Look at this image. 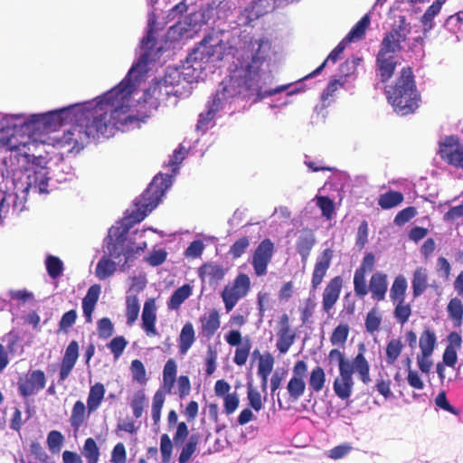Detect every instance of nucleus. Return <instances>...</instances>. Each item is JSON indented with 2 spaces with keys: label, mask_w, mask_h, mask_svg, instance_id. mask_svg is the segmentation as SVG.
I'll use <instances>...</instances> for the list:
<instances>
[{
  "label": "nucleus",
  "mask_w": 463,
  "mask_h": 463,
  "mask_svg": "<svg viewBox=\"0 0 463 463\" xmlns=\"http://www.w3.org/2000/svg\"><path fill=\"white\" fill-rule=\"evenodd\" d=\"M97 330L99 338L108 339L114 333V326L109 318L103 317L98 321Z\"/></svg>",
  "instance_id": "0e129e2a"
},
{
  "label": "nucleus",
  "mask_w": 463,
  "mask_h": 463,
  "mask_svg": "<svg viewBox=\"0 0 463 463\" xmlns=\"http://www.w3.org/2000/svg\"><path fill=\"white\" fill-rule=\"evenodd\" d=\"M82 455L88 463H98L99 458V449L93 438H88L83 445Z\"/></svg>",
  "instance_id": "49530a36"
},
{
  "label": "nucleus",
  "mask_w": 463,
  "mask_h": 463,
  "mask_svg": "<svg viewBox=\"0 0 463 463\" xmlns=\"http://www.w3.org/2000/svg\"><path fill=\"white\" fill-rule=\"evenodd\" d=\"M199 275L202 279L208 277L210 282H217L223 279L225 270L221 265L205 263L200 267Z\"/></svg>",
  "instance_id": "e433bc0d"
},
{
  "label": "nucleus",
  "mask_w": 463,
  "mask_h": 463,
  "mask_svg": "<svg viewBox=\"0 0 463 463\" xmlns=\"http://www.w3.org/2000/svg\"><path fill=\"white\" fill-rule=\"evenodd\" d=\"M146 402V397L143 390H140L135 393L131 402V408L135 418L138 419L142 416Z\"/></svg>",
  "instance_id": "052dcab7"
},
{
  "label": "nucleus",
  "mask_w": 463,
  "mask_h": 463,
  "mask_svg": "<svg viewBox=\"0 0 463 463\" xmlns=\"http://www.w3.org/2000/svg\"><path fill=\"white\" fill-rule=\"evenodd\" d=\"M334 251L327 248L325 249L317 257L312 273L311 286L313 289H317L322 283L327 270L331 266Z\"/></svg>",
  "instance_id": "f3484780"
},
{
  "label": "nucleus",
  "mask_w": 463,
  "mask_h": 463,
  "mask_svg": "<svg viewBox=\"0 0 463 463\" xmlns=\"http://www.w3.org/2000/svg\"><path fill=\"white\" fill-rule=\"evenodd\" d=\"M199 437L197 435L190 436L187 443L183 447L178 458L179 463H188L193 454L195 452Z\"/></svg>",
  "instance_id": "8fccbe9b"
},
{
  "label": "nucleus",
  "mask_w": 463,
  "mask_h": 463,
  "mask_svg": "<svg viewBox=\"0 0 463 463\" xmlns=\"http://www.w3.org/2000/svg\"><path fill=\"white\" fill-rule=\"evenodd\" d=\"M105 395V387L102 383H97L90 389L87 399V409L89 414L94 412L101 404Z\"/></svg>",
  "instance_id": "2f4dec72"
},
{
  "label": "nucleus",
  "mask_w": 463,
  "mask_h": 463,
  "mask_svg": "<svg viewBox=\"0 0 463 463\" xmlns=\"http://www.w3.org/2000/svg\"><path fill=\"white\" fill-rule=\"evenodd\" d=\"M307 373V364L304 360L297 361L292 368V376L289 379L285 394L288 402H296L305 393L307 384L305 378Z\"/></svg>",
  "instance_id": "1a4fd4ad"
},
{
  "label": "nucleus",
  "mask_w": 463,
  "mask_h": 463,
  "mask_svg": "<svg viewBox=\"0 0 463 463\" xmlns=\"http://www.w3.org/2000/svg\"><path fill=\"white\" fill-rule=\"evenodd\" d=\"M219 109L220 106L218 98H213L206 113H201L199 115L197 127L200 128L207 125L214 118L215 113L219 110Z\"/></svg>",
  "instance_id": "4d7b16f0"
},
{
  "label": "nucleus",
  "mask_w": 463,
  "mask_h": 463,
  "mask_svg": "<svg viewBox=\"0 0 463 463\" xmlns=\"http://www.w3.org/2000/svg\"><path fill=\"white\" fill-rule=\"evenodd\" d=\"M160 451L162 463H169L172 457L173 444L167 434H163L160 438Z\"/></svg>",
  "instance_id": "69168bd1"
},
{
  "label": "nucleus",
  "mask_w": 463,
  "mask_h": 463,
  "mask_svg": "<svg viewBox=\"0 0 463 463\" xmlns=\"http://www.w3.org/2000/svg\"><path fill=\"white\" fill-rule=\"evenodd\" d=\"M274 253L275 244L269 238L262 240L257 245L250 260L257 277H262L267 274L268 267L272 261Z\"/></svg>",
  "instance_id": "9b49d317"
},
{
  "label": "nucleus",
  "mask_w": 463,
  "mask_h": 463,
  "mask_svg": "<svg viewBox=\"0 0 463 463\" xmlns=\"http://www.w3.org/2000/svg\"><path fill=\"white\" fill-rule=\"evenodd\" d=\"M437 345V337L435 333L430 329H425L419 340V345L420 348V354L427 355H432L433 351Z\"/></svg>",
  "instance_id": "4c0bfd02"
},
{
  "label": "nucleus",
  "mask_w": 463,
  "mask_h": 463,
  "mask_svg": "<svg viewBox=\"0 0 463 463\" xmlns=\"http://www.w3.org/2000/svg\"><path fill=\"white\" fill-rule=\"evenodd\" d=\"M86 420V406L81 401H77L71 410L70 417L71 426L74 430L80 429Z\"/></svg>",
  "instance_id": "37998d69"
},
{
  "label": "nucleus",
  "mask_w": 463,
  "mask_h": 463,
  "mask_svg": "<svg viewBox=\"0 0 463 463\" xmlns=\"http://www.w3.org/2000/svg\"><path fill=\"white\" fill-rule=\"evenodd\" d=\"M349 326L347 324H340L336 327L334 328L331 336L330 342L333 345H337L340 347H344L348 335H349Z\"/></svg>",
  "instance_id": "a18cd8bd"
},
{
  "label": "nucleus",
  "mask_w": 463,
  "mask_h": 463,
  "mask_svg": "<svg viewBox=\"0 0 463 463\" xmlns=\"http://www.w3.org/2000/svg\"><path fill=\"white\" fill-rule=\"evenodd\" d=\"M78 357L79 344L76 340H72L66 347L64 355L62 357L59 373V382H63L69 377L70 373L75 366Z\"/></svg>",
  "instance_id": "6ab92c4d"
},
{
  "label": "nucleus",
  "mask_w": 463,
  "mask_h": 463,
  "mask_svg": "<svg viewBox=\"0 0 463 463\" xmlns=\"http://www.w3.org/2000/svg\"><path fill=\"white\" fill-rule=\"evenodd\" d=\"M100 290V286L94 284L89 288L86 296L82 299V310L87 322H90L92 319V313L99 300Z\"/></svg>",
  "instance_id": "bb28decb"
},
{
  "label": "nucleus",
  "mask_w": 463,
  "mask_h": 463,
  "mask_svg": "<svg viewBox=\"0 0 463 463\" xmlns=\"http://www.w3.org/2000/svg\"><path fill=\"white\" fill-rule=\"evenodd\" d=\"M100 290V286L94 284L89 288L86 296L82 299V310L87 322H90L92 319V313L99 300Z\"/></svg>",
  "instance_id": "cd10ccee"
},
{
  "label": "nucleus",
  "mask_w": 463,
  "mask_h": 463,
  "mask_svg": "<svg viewBox=\"0 0 463 463\" xmlns=\"http://www.w3.org/2000/svg\"><path fill=\"white\" fill-rule=\"evenodd\" d=\"M192 288L189 284H184L174 291L167 302V307L170 310H176L191 296Z\"/></svg>",
  "instance_id": "72a5a7b5"
},
{
  "label": "nucleus",
  "mask_w": 463,
  "mask_h": 463,
  "mask_svg": "<svg viewBox=\"0 0 463 463\" xmlns=\"http://www.w3.org/2000/svg\"><path fill=\"white\" fill-rule=\"evenodd\" d=\"M406 290L407 281L405 278L402 275L397 276L390 289L392 302H405Z\"/></svg>",
  "instance_id": "c9c22d12"
},
{
  "label": "nucleus",
  "mask_w": 463,
  "mask_h": 463,
  "mask_svg": "<svg viewBox=\"0 0 463 463\" xmlns=\"http://www.w3.org/2000/svg\"><path fill=\"white\" fill-rule=\"evenodd\" d=\"M271 55L272 43L269 38L245 37L234 57L233 69L213 97L218 98L219 106L241 95L244 99L254 94L260 96V80Z\"/></svg>",
  "instance_id": "f257e3e1"
},
{
  "label": "nucleus",
  "mask_w": 463,
  "mask_h": 463,
  "mask_svg": "<svg viewBox=\"0 0 463 463\" xmlns=\"http://www.w3.org/2000/svg\"><path fill=\"white\" fill-rule=\"evenodd\" d=\"M439 154L445 162L463 169V144L457 136H447L439 142Z\"/></svg>",
  "instance_id": "f8f14e48"
},
{
  "label": "nucleus",
  "mask_w": 463,
  "mask_h": 463,
  "mask_svg": "<svg viewBox=\"0 0 463 463\" xmlns=\"http://www.w3.org/2000/svg\"><path fill=\"white\" fill-rule=\"evenodd\" d=\"M276 347L279 354H286L296 339V334L293 330H278L277 331Z\"/></svg>",
  "instance_id": "ea45409f"
},
{
  "label": "nucleus",
  "mask_w": 463,
  "mask_h": 463,
  "mask_svg": "<svg viewBox=\"0 0 463 463\" xmlns=\"http://www.w3.org/2000/svg\"><path fill=\"white\" fill-rule=\"evenodd\" d=\"M116 271V263L109 258L102 257L96 266V276L99 279L104 280L112 276Z\"/></svg>",
  "instance_id": "c03bdc74"
},
{
  "label": "nucleus",
  "mask_w": 463,
  "mask_h": 463,
  "mask_svg": "<svg viewBox=\"0 0 463 463\" xmlns=\"http://www.w3.org/2000/svg\"><path fill=\"white\" fill-rule=\"evenodd\" d=\"M198 52H194V53H190L185 62L183 65L182 71L175 70L169 74H172V79L175 81V84H178L180 79L183 78L186 82H193L197 80L204 69L203 61L201 58H198Z\"/></svg>",
  "instance_id": "ddd939ff"
},
{
  "label": "nucleus",
  "mask_w": 463,
  "mask_h": 463,
  "mask_svg": "<svg viewBox=\"0 0 463 463\" xmlns=\"http://www.w3.org/2000/svg\"><path fill=\"white\" fill-rule=\"evenodd\" d=\"M386 99L394 111L402 116L414 113L420 107L418 91L411 67H403L394 83L385 90Z\"/></svg>",
  "instance_id": "20e7f679"
},
{
  "label": "nucleus",
  "mask_w": 463,
  "mask_h": 463,
  "mask_svg": "<svg viewBox=\"0 0 463 463\" xmlns=\"http://www.w3.org/2000/svg\"><path fill=\"white\" fill-rule=\"evenodd\" d=\"M354 367L339 371V376L336 377L333 383V389L335 395L341 400H347L353 391Z\"/></svg>",
  "instance_id": "a211bd4d"
},
{
  "label": "nucleus",
  "mask_w": 463,
  "mask_h": 463,
  "mask_svg": "<svg viewBox=\"0 0 463 463\" xmlns=\"http://www.w3.org/2000/svg\"><path fill=\"white\" fill-rule=\"evenodd\" d=\"M326 382V375L325 370L319 365L314 367L309 373L308 389L312 392H319L324 389Z\"/></svg>",
  "instance_id": "473e14b6"
},
{
  "label": "nucleus",
  "mask_w": 463,
  "mask_h": 463,
  "mask_svg": "<svg viewBox=\"0 0 463 463\" xmlns=\"http://www.w3.org/2000/svg\"><path fill=\"white\" fill-rule=\"evenodd\" d=\"M200 335L211 339L221 326L219 312L216 309H212L208 315L200 317Z\"/></svg>",
  "instance_id": "393cba45"
},
{
  "label": "nucleus",
  "mask_w": 463,
  "mask_h": 463,
  "mask_svg": "<svg viewBox=\"0 0 463 463\" xmlns=\"http://www.w3.org/2000/svg\"><path fill=\"white\" fill-rule=\"evenodd\" d=\"M136 67L132 66L128 75L116 87L104 93L95 103L90 102L94 122L101 137L109 138L117 131H128L138 125L139 118L128 114L129 101L135 89L130 75Z\"/></svg>",
  "instance_id": "f03ea898"
},
{
  "label": "nucleus",
  "mask_w": 463,
  "mask_h": 463,
  "mask_svg": "<svg viewBox=\"0 0 463 463\" xmlns=\"http://www.w3.org/2000/svg\"><path fill=\"white\" fill-rule=\"evenodd\" d=\"M130 371L133 380L138 383L145 384L147 381L146 368L142 361L135 359L131 362Z\"/></svg>",
  "instance_id": "6e6d98bb"
},
{
  "label": "nucleus",
  "mask_w": 463,
  "mask_h": 463,
  "mask_svg": "<svg viewBox=\"0 0 463 463\" xmlns=\"http://www.w3.org/2000/svg\"><path fill=\"white\" fill-rule=\"evenodd\" d=\"M196 340L195 331L191 322H186L178 337V347L181 354H185Z\"/></svg>",
  "instance_id": "c85d7f7f"
},
{
  "label": "nucleus",
  "mask_w": 463,
  "mask_h": 463,
  "mask_svg": "<svg viewBox=\"0 0 463 463\" xmlns=\"http://www.w3.org/2000/svg\"><path fill=\"white\" fill-rule=\"evenodd\" d=\"M409 32L405 16H400L399 24L386 33L383 38L378 53L394 55L400 52L402 48V43L406 41Z\"/></svg>",
  "instance_id": "9d476101"
},
{
  "label": "nucleus",
  "mask_w": 463,
  "mask_h": 463,
  "mask_svg": "<svg viewBox=\"0 0 463 463\" xmlns=\"http://www.w3.org/2000/svg\"><path fill=\"white\" fill-rule=\"evenodd\" d=\"M316 241L315 233L311 229L304 228L300 231L296 241V249L303 262L308 259Z\"/></svg>",
  "instance_id": "b1692460"
},
{
  "label": "nucleus",
  "mask_w": 463,
  "mask_h": 463,
  "mask_svg": "<svg viewBox=\"0 0 463 463\" xmlns=\"http://www.w3.org/2000/svg\"><path fill=\"white\" fill-rule=\"evenodd\" d=\"M344 279L341 276L332 278L322 294V308L325 313H329L339 299Z\"/></svg>",
  "instance_id": "dca6fc26"
},
{
  "label": "nucleus",
  "mask_w": 463,
  "mask_h": 463,
  "mask_svg": "<svg viewBox=\"0 0 463 463\" xmlns=\"http://www.w3.org/2000/svg\"><path fill=\"white\" fill-rule=\"evenodd\" d=\"M250 246V239L247 236H243L237 241L230 247L229 254L232 259H238L241 257V255L246 251V250Z\"/></svg>",
  "instance_id": "13d9d810"
},
{
  "label": "nucleus",
  "mask_w": 463,
  "mask_h": 463,
  "mask_svg": "<svg viewBox=\"0 0 463 463\" xmlns=\"http://www.w3.org/2000/svg\"><path fill=\"white\" fill-rule=\"evenodd\" d=\"M449 319L455 326H460L463 322V303L458 298H453L447 306Z\"/></svg>",
  "instance_id": "58836bf2"
},
{
  "label": "nucleus",
  "mask_w": 463,
  "mask_h": 463,
  "mask_svg": "<svg viewBox=\"0 0 463 463\" xmlns=\"http://www.w3.org/2000/svg\"><path fill=\"white\" fill-rule=\"evenodd\" d=\"M48 275L52 279L59 278L63 271V263L56 256L49 255L45 260Z\"/></svg>",
  "instance_id": "3c124183"
},
{
  "label": "nucleus",
  "mask_w": 463,
  "mask_h": 463,
  "mask_svg": "<svg viewBox=\"0 0 463 463\" xmlns=\"http://www.w3.org/2000/svg\"><path fill=\"white\" fill-rule=\"evenodd\" d=\"M397 67V61L394 55L377 53L376 71L381 82L386 83L394 74Z\"/></svg>",
  "instance_id": "412c9836"
},
{
  "label": "nucleus",
  "mask_w": 463,
  "mask_h": 463,
  "mask_svg": "<svg viewBox=\"0 0 463 463\" xmlns=\"http://www.w3.org/2000/svg\"><path fill=\"white\" fill-rule=\"evenodd\" d=\"M125 238L121 234L116 240H113L111 236H109V241L107 244V252L109 257L118 259L121 255H126L125 252Z\"/></svg>",
  "instance_id": "09e8293b"
},
{
  "label": "nucleus",
  "mask_w": 463,
  "mask_h": 463,
  "mask_svg": "<svg viewBox=\"0 0 463 463\" xmlns=\"http://www.w3.org/2000/svg\"><path fill=\"white\" fill-rule=\"evenodd\" d=\"M403 345L400 338L390 340L385 348V361L388 365H392L402 354Z\"/></svg>",
  "instance_id": "79ce46f5"
},
{
  "label": "nucleus",
  "mask_w": 463,
  "mask_h": 463,
  "mask_svg": "<svg viewBox=\"0 0 463 463\" xmlns=\"http://www.w3.org/2000/svg\"><path fill=\"white\" fill-rule=\"evenodd\" d=\"M250 289V279L245 273H240L232 283L227 284L221 293L226 312L232 311Z\"/></svg>",
  "instance_id": "0eeeda50"
},
{
  "label": "nucleus",
  "mask_w": 463,
  "mask_h": 463,
  "mask_svg": "<svg viewBox=\"0 0 463 463\" xmlns=\"http://www.w3.org/2000/svg\"><path fill=\"white\" fill-rule=\"evenodd\" d=\"M240 398L237 392L228 393L223 397V412L226 415L232 414L239 407Z\"/></svg>",
  "instance_id": "338daca9"
},
{
  "label": "nucleus",
  "mask_w": 463,
  "mask_h": 463,
  "mask_svg": "<svg viewBox=\"0 0 463 463\" xmlns=\"http://www.w3.org/2000/svg\"><path fill=\"white\" fill-rule=\"evenodd\" d=\"M428 270L424 267H418L412 275L411 288L413 298L421 296L428 288Z\"/></svg>",
  "instance_id": "c756f323"
},
{
  "label": "nucleus",
  "mask_w": 463,
  "mask_h": 463,
  "mask_svg": "<svg viewBox=\"0 0 463 463\" xmlns=\"http://www.w3.org/2000/svg\"><path fill=\"white\" fill-rule=\"evenodd\" d=\"M375 264V257L373 253H367L363 258L359 268L354 275V291L357 298L363 299L368 294L366 273L373 271Z\"/></svg>",
  "instance_id": "2eb2a0df"
},
{
  "label": "nucleus",
  "mask_w": 463,
  "mask_h": 463,
  "mask_svg": "<svg viewBox=\"0 0 463 463\" xmlns=\"http://www.w3.org/2000/svg\"><path fill=\"white\" fill-rule=\"evenodd\" d=\"M70 115L73 117L74 123L63 133L58 142L61 147L67 148L69 152L79 153L91 138L101 137L94 122L90 102L69 106L45 114H33L28 121L24 122V127L28 129L33 128V130H40L42 128L51 129L53 122L61 121L64 116Z\"/></svg>",
  "instance_id": "7ed1b4c3"
},
{
  "label": "nucleus",
  "mask_w": 463,
  "mask_h": 463,
  "mask_svg": "<svg viewBox=\"0 0 463 463\" xmlns=\"http://www.w3.org/2000/svg\"><path fill=\"white\" fill-rule=\"evenodd\" d=\"M177 374V364L176 362L170 358L165 364L163 369V383L157 391H161L164 393V401L165 400V394H171L173 388L176 381Z\"/></svg>",
  "instance_id": "a878e982"
},
{
  "label": "nucleus",
  "mask_w": 463,
  "mask_h": 463,
  "mask_svg": "<svg viewBox=\"0 0 463 463\" xmlns=\"http://www.w3.org/2000/svg\"><path fill=\"white\" fill-rule=\"evenodd\" d=\"M446 0H436L430 5L420 18L423 26V33L426 34L430 32L434 27V18L441 10V7Z\"/></svg>",
  "instance_id": "7c9ffc66"
},
{
  "label": "nucleus",
  "mask_w": 463,
  "mask_h": 463,
  "mask_svg": "<svg viewBox=\"0 0 463 463\" xmlns=\"http://www.w3.org/2000/svg\"><path fill=\"white\" fill-rule=\"evenodd\" d=\"M393 304L395 305L393 311L394 317L396 321L402 326L408 322L411 315V306L405 302H396Z\"/></svg>",
  "instance_id": "5fc2aeb1"
},
{
  "label": "nucleus",
  "mask_w": 463,
  "mask_h": 463,
  "mask_svg": "<svg viewBox=\"0 0 463 463\" xmlns=\"http://www.w3.org/2000/svg\"><path fill=\"white\" fill-rule=\"evenodd\" d=\"M141 319L142 328L147 336H156L158 335L156 328V307L154 298H149L145 302Z\"/></svg>",
  "instance_id": "aec40b11"
},
{
  "label": "nucleus",
  "mask_w": 463,
  "mask_h": 463,
  "mask_svg": "<svg viewBox=\"0 0 463 463\" xmlns=\"http://www.w3.org/2000/svg\"><path fill=\"white\" fill-rule=\"evenodd\" d=\"M78 315L75 309L65 312L59 321V332L67 334L70 328L75 324Z\"/></svg>",
  "instance_id": "bf43d9fd"
},
{
  "label": "nucleus",
  "mask_w": 463,
  "mask_h": 463,
  "mask_svg": "<svg viewBox=\"0 0 463 463\" xmlns=\"http://www.w3.org/2000/svg\"><path fill=\"white\" fill-rule=\"evenodd\" d=\"M175 81L172 74L167 73L163 80L155 83L145 90L143 100L150 106L157 107L161 101L168 99L170 95L177 96L179 91L175 90Z\"/></svg>",
  "instance_id": "6e6552de"
},
{
  "label": "nucleus",
  "mask_w": 463,
  "mask_h": 463,
  "mask_svg": "<svg viewBox=\"0 0 463 463\" xmlns=\"http://www.w3.org/2000/svg\"><path fill=\"white\" fill-rule=\"evenodd\" d=\"M317 205L321 210L322 215L326 220H331L335 213V203L332 199L326 195L317 196Z\"/></svg>",
  "instance_id": "603ef678"
},
{
  "label": "nucleus",
  "mask_w": 463,
  "mask_h": 463,
  "mask_svg": "<svg viewBox=\"0 0 463 463\" xmlns=\"http://www.w3.org/2000/svg\"><path fill=\"white\" fill-rule=\"evenodd\" d=\"M370 24V18L368 14H365L361 18L347 33V40L355 41L362 39Z\"/></svg>",
  "instance_id": "de8ad7c7"
},
{
  "label": "nucleus",
  "mask_w": 463,
  "mask_h": 463,
  "mask_svg": "<svg viewBox=\"0 0 463 463\" xmlns=\"http://www.w3.org/2000/svg\"><path fill=\"white\" fill-rule=\"evenodd\" d=\"M382 324V317L376 308H372L365 317V329L368 333L373 334L378 331Z\"/></svg>",
  "instance_id": "864d4df0"
},
{
  "label": "nucleus",
  "mask_w": 463,
  "mask_h": 463,
  "mask_svg": "<svg viewBox=\"0 0 463 463\" xmlns=\"http://www.w3.org/2000/svg\"><path fill=\"white\" fill-rule=\"evenodd\" d=\"M368 292L373 300L383 301L385 299L388 290V277L385 273L377 271L373 273L369 280Z\"/></svg>",
  "instance_id": "4be33fe9"
},
{
  "label": "nucleus",
  "mask_w": 463,
  "mask_h": 463,
  "mask_svg": "<svg viewBox=\"0 0 463 463\" xmlns=\"http://www.w3.org/2000/svg\"><path fill=\"white\" fill-rule=\"evenodd\" d=\"M140 310L139 300L137 295H129L126 298L127 324L132 326L138 317Z\"/></svg>",
  "instance_id": "a19ab883"
},
{
  "label": "nucleus",
  "mask_w": 463,
  "mask_h": 463,
  "mask_svg": "<svg viewBox=\"0 0 463 463\" xmlns=\"http://www.w3.org/2000/svg\"><path fill=\"white\" fill-rule=\"evenodd\" d=\"M49 177L47 173L43 170L34 172L27 176L25 186L22 190V194H28L30 191L34 194H48Z\"/></svg>",
  "instance_id": "5701e85b"
},
{
  "label": "nucleus",
  "mask_w": 463,
  "mask_h": 463,
  "mask_svg": "<svg viewBox=\"0 0 463 463\" xmlns=\"http://www.w3.org/2000/svg\"><path fill=\"white\" fill-rule=\"evenodd\" d=\"M274 363L275 359L269 352L263 354V356H260L259 360L257 374H270L273 370Z\"/></svg>",
  "instance_id": "680f3d73"
},
{
  "label": "nucleus",
  "mask_w": 463,
  "mask_h": 463,
  "mask_svg": "<svg viewBox=\"0 0 463 463\" xmlns=\"http://www.w3.org/2000/svg\"><path fill=\"white\" fill-rule=\"evenodd\" d=\"M247 398L250 406L253 410H255L256 411H260L262 409L263 405L261 401V395L260 392H258L252 387V384L250 383L247 384Z\"/></svg>",
  "instance_id": "e2e57ef3"
},
{
  "label": "nucleus",
  "mask_w": 463,
  "mask_h": 463,
  "mask_svg": "<svg viewBox=\"0 0 463 463\" xmlns=\"http://www.w3.org/2000/svg\"><path fill=\"white\" fill-rule=\"evenodd\" d=\"M364 345L359 346V353L354 359L353 364L345 359V354L338 349L335 348L330 350L328 359L331 363L337 362L339 371L354 367L355 372L358 373L360 380L367 384L371 382L370 377V365L368 361L364 355Z\"/></svg>",
  "instance_id": "423d86ee"
},
{
  "label": "nucleus",
  "mask_w": 463,
  "mask_h": 463,
  "mask_svg": "<svg viewBox=\"0 0 463 463\" xmlns=\"http://www.w3.org/2000/svg\"><path fill=\"white\" fill-rule=\"evenodd\" d=\"M46 385V376L43 371L37 369L29 371L24 378H20L17 383L18 392L27 398L43 390Z\"/></svg>",
  "instance_id": "4468645a"
},
{
  "label": "nucleus",
  "mask_w": 463,
  "mask_h": 463,
  "mask_svg": "<svg viewBox=\"0 0 463 463\" xmlns=\"http://www.w3.org/2000/svg\"><path fill=\"white\" fill-rule=\"evenodd\" d=\"M403 200L404 196L402 193L389 190L379 196L378 205L383 210H388L400 205Z\"/></svg>",
  "instance_id": "f704fd0d"
},
{
  "label": "nucleus",
  "mask_w": 463,
  "mask_h": 463,
  "mask_svg": "<svg viewBox=\"0 0 463 463\" xmlns=\"http://www.w3.org/2000/svg\"><path fill=\"white\" fill-rule=\"evenodd\" d=\"M171 176L167 174L156 175L147 188L136 202L137 210L131 214L135 222H140L160 203L167 189L171 186Z\"/></svg>",
  "instance_id": "39448f33"
},
{
  "label": "nucleus",
  "mask_w": 463,
  "mask_h": 463,
  "mask_svg": "<svg viewBox=\"0 0 463 463\" xmlns=\"http://www.w3.org/2000/svg\"><path fill=\"white\" fill-rule=\"evenodd\" d=\"M128 345V341L122 335L114 337L108 345L110 352L113 354L114 358L118 359L124 352Z\"/></svg>",
  "instance_id": "774afa93"
}]
</instances>
